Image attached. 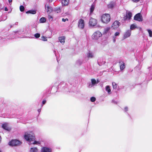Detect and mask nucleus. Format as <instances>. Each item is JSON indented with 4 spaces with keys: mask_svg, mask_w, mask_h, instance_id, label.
<instances>
[{
    "mask_svg": "<svg viewBox=\"0 0 152 152\" xmlns=\"http://www.w3.org/2000/svg\"><path fill=\"white\" fill-rule=\"evenodd\" d=\"M24 138L26 141L30 142L34 140L35 139L34 135L32 132L30 134L25 133Z\"/></svg>",
    "mask_w": 152,
    "mask_h": 152,
    "instance_id": "nucleus-1",
    "label": "nucleus"
},
{
    "mask_svg": "<svg viewBox=\"0 0 152 152\" xmlns=\"http://www.w3.org/2000/svg\"><path fill=\"white\" fill-rule=\"evenodd\" d=\"M110 20V16L108 14H104L101 17V20L104 23H107Z\"/></svg>",
    "mask_w": 152,
    "mask_h": 152,
    "instance_id": "nucleus-2",
    "label": "nucleus"
},
{
    "mask_svg": "<svg viewBox=\"0 0 152 152\" xmlns=\"http://www.w3.org/2000/svg\"><path fill=\"white\" fill-rule=\"evenodd\" d=\"M21 143V142L17 140H12L9 142L10 145L12 146H15L20 145Z\"/></svg>",
    "mask_w": 152,
    "mask_h": 152,
    "instance_id": "nucleus-3",
    "label": "nucleus"
},
{
    "mask_svg": "<svg viewBox=\"0 0 152 152\" xmlns=\"http://www.w3.org/2000/svg\"><path fill=\"white\" fill-rule=\"evenodd\" d=\"M102 36V34L99 31H97L95 32L92 36V38L94 39L97 40Z\"/></svg>",
    "mask_w": 152,
    "mask_h": 152,
    "instance_id": "nucleus-4",
    "label": "nucleus"
},
{
    "mask_svg": "<svg viewBox=\"0 0 152 152\" xmlns=\"http://www.w3.org/2000/svg\"><path fill=\"white\" fill-rule=\"evenodd\" d=\"M89 24L90 26H94L97 24V20L95 19L91 18L89 20Z\"/></svg>",
    "mask_w": 152,
    "mask_h": 152,
    "instance_id": "nucleus-5",
    "label": "nucleus"
},
{
    "mask_svg": "<svg viewBox=\"0 0 152 152\" xmlns=\"http://www.w3.org/2000/svg\"><path fill=\"white\" fill-rule=\"evenodd\" d=\"M120 23L118 20H115L113 23L111 27L113 29H116L120 26Z\"/></svg>",
    "mask_w": 152,
    "mask_h": 152,
    "instance_id": "nucleus-6",
    "label": "nucleus"
},
{
    "mask_svg": "<svg viewBox=\"0 0 152 152\" xmlns=\"http://www.w3.org/2000/svg\"><path fill=\"white\" fill-rule=\"evenodd\" d=\"M134 20L139 21H142L143 18L140 13L136 14L134 17Z\"/></svg>",
    "mask_w": 152,
    "mask_h": 152,
    "instance_id": "nucleus-7",
    "label": "nucleus"
},
{
    "mask_svg": "<svg viewBox=\"0 0 152 152\" xmlns=\"http://www.w3.org/2000/svg\"><path fill=\"white\" fill-rule=\"evenodd\" d=\"M84 26V21L82 19H80L78 21V27L81 29H83Z\"/></svg>",
    "mask_w": 152,
    "mask_h": 152,
    "instance_id": "nucleus-8",
    "label": "nucleus"
},
{
    "mask_svg": "<svg viewBox=\"0 0 152 152\" xmlns=\"http://www.w3.org/2000/svg\"><path fill=\"white\" fill-rule=\"evenodd\" d=\"M132 13L131 12L129 11L128 12L126 13V16L124 18V20H125L127 19L130 20L132 17Z\"/></svg>",
    "mask_w": 152,
    "mask_h": 152,
    "instance_id": "nucleus-9",
    "label": "nucleus"
},
{
    "mask_svg": "<svg viewBox=\"0 0 152 152\" xmlns=\"http://www.w3.org/2000/svg\"><path fill=\"white\" fill-rule=\"evenodd\" d=\"M51 149L44 147L42 148L41 152H51Z\"/></svg>",
    "mask_w": 152,
    "mask_h": 152,
    "instance_id": "nucleus-10",
    "label": "nucleus"
},
{
    "mask_svg": "<svg viewBox=\"0 0 152 152\" xmlns=\"http://www.w3.org/2000/svg\"><path fill=\"white\" fill-rule=\"evenodd\" d=\"M115 5V2L112 1L107 5V7L108 9H113Z\"/></svg>",
    "mask_w": 152,
    "mask_h": 152,
    "instance_id": "nucleus-11",
    "label": "nucleus"
},
{
    "mask_svg": "<svg viewBox=\"0 0 152 152\" xmlns=\"http://www.w3.org/2000/svg\"><path fill=\"white\" fill-rule=\"evenodd\" d=\"M131 34V31L130 30L127 31L125 33L124 35V39L126 38L129 37Z\"/></svg>",
    "mask_w": 152,
    "mask_h": 152,
    "instance_id": "nucleus-12",
    "label": "nucleus"
},
{
    "mask_svg": "<svg viewBox=\"0 0 152 152\" xmlns=\"http://www.w3.org/2000/svg\"><path fill=\"white\" fill-rule=\"evenodd\" d=\"M62 4L63 6H66L68 4L69 0H62L61 1Z\"/></svg>",
    "mask_w": 152,
    "mask_h": 152,
    "instance_id": "nucleus-13",
    "label": "nucleus"
},
{
    "mask_svg": "<svg viewBox=\"0 0 152 152\" xmlns=\"http://www.w3.org/2000/svg\"><path fill=\"white\" fill-rule=\"evenodd\" d=\"M59 41L62 44H64L65 42V37H59L58 38Z\"/></svg>",
    "mask_w": 152,
    "mask_h": 152,
    "instance_id": "nucleus-14",
    "label": "nucleus"
},
{
    "mask_svg": "<svg viewBox=\"0 0 152 152\" xmlns=\"http://www.w3.org/2000/svg\"><path fill=\"white\" fill-rule=\"evenodd\" d=\"M45 8L47 7V12L48 13H50L52 10L51 8L48 5H45Z\"/></svg>",
    "mask_w": 152,
    "mask_h": 152,
    "instance_id": "nucleus-15",
    "label": "nucleus"
},
{
    "mask_svg": "<svg viewBox=\"0 0 152 152\" xmlns=\"http://www.w3.org/2000/svg\"><path fill=\"white\" fill-rule=\"evenodd\" d=\"M26 13L27 14L30 13L32 14H35L36 13V11L35 10H30L26 12Z\"/></svg>",
    "mask_w": 152,
    "mask_h": 152,
    "instance_id": "nucleus-16",
    "label": "nucleus"
},
{
    "mask_svg": "<svg viewBox=\"0 0 152 152\" xmlns=\"http://www.w3.org/2000/svg\"><path fill=\"white\" fill-rule=\"evenodd\" d=\"M2 127L4 129L6 130H9V128L8 127L7 124H3L2 125Z\"/></svg>",
    "mask_w": 152,
    "mask_h": 152,
    "instance_id": "nucleus-17",
    "label": "nucleus"
},
{
    "mask_svg": "<svg viewBox=\"0 0 152 152\" xmlns=\"http://www.w3.org/2000/svg\"><path fill=\"white\" fill-rule=\"evenodd\" d=\"M30 152H37L38 149L37 148H32L30 150Z\"/></svg>",
    "mask_w": 152,
    "mask_h": 152,
    "instance_id": "nucleus-18",
    "label": "nucleus"
},
{
    "mask_svg": "<svg viewBox=\"0 0 152 152\" xmlns=\"http://www.w3.org/2000/svg\"><path fill=\"white\" fill-rule=\"evenodd\" d=\"M125 67V64L124 63L122 62V64L120 66V68L121 70H123Z\"/></svg>",
    "mask_w": 152,
    "mask_h": 152,
    "instance_id": "nucleus-19",
    "label": "nucleus"
},
{
    "mask_svg": "<svg viewBox=\"0 0 152 152\" xmlns=\"http://www.w3.org/2000/svg\"><path fill=\"white\" fill-rule=\"evenodd\" d=\"M39 21L41 23H44L46 21V18L45 17H42L39 20Z\"/></svg>",
    "mask_w": 152,
    "mask_h": 152,
    "instance_id": "nucleus-20",
    "label": "nucleus"
},
{
    "mask_svg": "<svg viewBox=\"0 0 152 152\" xmlns=\"http://www.w3.org/2000/svg\"><path fill=\"white\" fill-rule=\"evenodd\" d=\"M106 90L107 92L110 94L111 92V90L110 89V87L109 86H106Z\"/></svg>",
    "mask_w": 152,
    "mask_h": 152,
    "instance_id": "nucleus-21",
    "label": "nucleus"
},
{
    "mask_svg": "<svg viewBox=\"0 0 152 152\" xmlns=\"http://www.w3.org/2000/svg\"><path fill=\"white\" fill-rule=\"evenodd\" d=\"M95 8V6L94 4H92L91 5L90 8V13H92L94 11Z\"/></svg>",
    "mask_w": 152,
    "mask_h": 152,
    "instance_id": "nucleus-22",
    "label": "nucleus"
},
{
    "mask_svg": "<svg viewBox=\"0 0 152 152\" xmlns=\"http://www.w3.org/2000/svg\"><path fill=\"white\" fill-rule=\"evenodd\" d=\"M110 27H108L104 29V34L107 33L110 29Z\"/></svg>",
    "mask_w": 152,
    "mask_h": 152,
    "instance_id": "nucleus-23",
    "label": "nucleus"
},
{
    "mask_svg": "<svg viewBox=\"0 0 152 152\" xmlns=\"http://www.w3.org/2000/svg\"><path fill=\"white\" fill-rule=\"evenodd\" d=\"M93 57V56L92 53H89L87 54V57L88 58H92Z\"/></svg>",
    "mask_w": 152,
    "mask_h": 152,
    "instance_id": "nucleus-24",
    "label": "nucleus"
},
{
    "mask_svg": "<svg viewBox=\"0 0 152 152\" xmlns=\"http://www.w3.org/2000/svg\"><path fill=\"white\" fill-rule=\"evenodd\" d=\"M113 88L114 89H116L117 88V85L115 83L113 82L112 83Z\"/></svg>",
    "mask_w": 152,
    "mask_h": 152,
    "instance_id": "nucleus-25",
    "label": "nucleus"
},
{
    "mask_svg": "<svg viewBox=\"0 0 152 152\" xmlns=\"http://www.w3.org/2000/svg\"><path fill=\"white\" fill-rule=\"evenodd\" d=\"M136 28V26L135 25L133 24L131 25L130 28L131 30H133Z\"/></svg>",
    "mask_w": 152,
    "mask_h": 152,
    "instance_id": "nucleus-26",
    "label": "nucleus"
},
{
    "mask_svg": "<svg viewBox=\"0 0 152 152\" xmlns=\"http://www.w3.org/2000/svg\"><path fill=\"white\" fill-rule=\"evenodd\" d=\"M20 11L23 12L25 9L24 7L23 6L21 5L20 7Z\"/></svg>",
    "mask_w": 152,
    "mask_h": 152,
    "instance_id": "nucleus-27",
    "label": "nucleus"
},
{
    "mask_svg": "<svg viewBox=\"0 0 152 152\" xmlns=\"http://www.w3.org/2000/svg\"><path fill=\"white\" fill-rule=\"evenodd\" d=\"M61 11V9L59 8L55 9V12L57 13L60 12Z\"/></svg>",
    "mask_w": 152,
    "mask_h": 152,
    "instance_id": "nucleus-28",
    "label": "nucleus"
},
{
    "mask_svg": "<svg viewBox=\"0 0 152 152\" xmlns=\"http://www.w3.org/2000/svg\"><path fill=\"white\" fill-rule=\"evenodd\" d=\"M41 40L43 41H47V39L46 37H44V36H42L41 37Z\"/></svg>",
    "mask_w": 152,
    "mask_h": 152,
    "instance_id": "nucleus-29",
    "label": "nucleus"
},
{
    "mask_svg": "<svg viewBox=\"0 0 152 152\" xmlns=\"http://www.w3.org/2000/svg\"><path fill=\"white\" fill-rule=\"evenodd\" d=\"M148 32L149 36L151 37H152V31L149 29H148Z\"/></svg>",
    "mask_w": 152,
    "mask_h": 152,
    "instance_id": "nucleus-30",
    "label": "nucleus"
},
{
    "mask_svg": "<svg viewBox=\"0 0 152 152\" xmlns=\"http://www.w3.org/2000/svg\"><path fill=\"white\" fill-rule=\"evenodd\" d=\"M96 100V98L94 97H92L90 99L91 102H94Z\"/></svg>",
    "mask_w": 152,
    "mask_h": 152,
    "instance_id": "nucleus-31",
    "label": "nucleus"
},
{
    "mask_svg": "<svg viewBox=\"0 0 152 152\" xmlns=\"http://www.w3.org/2000/svg\"><path fill=\"white\" fill-rule=\"evenodd\" d=\"M41 144V143L39 141H34V142L32 143V144H39L40 145Z\"/></svg>",
    "mask_w": 152,
    "mask_h": 152,
    "instance_id": "nucleus-32",
    "label": "nucleus"
},
{
    "mask_svg": "<svg viewBox=\"0 0 152 152\" xmlns=\"http://www.w3.org/2000/svg\"><path fill=\"white\" fill-rule=\"evenodd\" d=\"M40 34L39 33H36L34 35V37L36 38H38L40 37Z\"/></svg>",
    "mask_w": 152,
    "mask_h": 152,
    "instance_id": "nucleus-33",
    "label": "nucleus"
},
{
    "mask_svg": "<svg viewBox=\"0 0 152 152\" xmlns=\"http://www.w3.org/2000/svg\"><path fill=\"white\" fill-rule=\"evenodd\" d=\"M91 83L93 85H94L96 83V80L94 79L91 80Z\"/></svg>",
    "mask_w": 152,
    "mask_h": 152,
    "instance_id": "nucleus-34",
    "label": "nucleus"
},
{
    "mask_svg": "<svg viewBox=\"0 0 152 152\" xmlns=\"http://www.w3.org/2000/svg\"><path fill=\"white\" fill-rule=\"evenodd\" d=\"M120 34V33L118 32H116L114 34L115 36H117L119 35Z\"/></svg>",
    "mask_w": 152,
    "mask_h": 152,
    "instance_id": "nucleus-35",
    "label": "nucleus"
},
{
    "mask_svg": "<svg viewBox=\"0 0 152 152\" xmlns=\"http://www.w3.org/2000/svg\"><path fill=\"white\" fill-rule=\"evenodd\" d=\"M68 19L67 18H66V19L64 18H62V21L63 22H65L66 21H68Z\"/></svg>",
    "mask_w": 152,
    "mask_h": 152,
    "instance_id": "nucleus-36",
    "label": "nucleus"
},
{
    "mask_svg": "<svg viewBox=\"0 0 152 152\" xmlns=\"http://www.w3.org/2000/svg\"><path fill=\"white\" fill-rule=\"evenodd\" d=\"M46 100H45L44 99L43 101H42V104L44 105V104L46 102Z\"/></svg>",
    "mask_w": 152,
    "mask_h": 152,
    "instance_id": "nucleus-37",
    "label": "nucleus"
},
{
    "mask_svg": "<svg viewBox=\"0 0 152 152\" xmlns=\"http://www.w3.org/2000/svg\"><path fill=\"white\" fill-rule=\"evenodd\" d=\"M140 0H132V1L134 2H138Z\"/></svg>",
    "mask_w": 152,
    "mask_h": 152,
    "instance_id": "nucleus-38",
    "label": "nucleus"
},
{
    "mask_svg": "<svg viewBox=\"0 0 152 152\" xmlns=\"http://www.w3.org/2000/svg\"><path fill=\"white\" fill-rule=\"evenodd\" d=\"M53 19V18L51 16L49 15V19Z\"/></svg>",
    "mask_w": 152,
    "mask_h": 152,
    "instance_id": "nucleus-39",
    "label": "nucleus"
},
{
    "mask_svg": "<svg viewBox=\"0 0 152 152\" xmlns=\"http://www.w3.org/2000/svg\"><path fill=\"white\" fill-rule=\"evenodd\" d=\"M116 41L115 38H114L113 39V42H115Z\"/></svg>",
    "mask_w": 152,
    "mask_h": 152,
    "instance_id": "nucleus-40",
    "label": "nucleus"
},
{
    "mask_svg": "<svg viewBox=\"0 0 152 152\" xmlns=\"http://www.w3.org/2000/svg\"><path fill=\"white\" fill-rule=\"evenodd\" d=\"M8 1L9 3L12 2V0H8Z\"/></svg>",
    "mask_w": 152,
    "mask_h": 152,
    "instance_id": "nucleus-41",
    "label": "nucleus"
},
{
    "mask_svg": "<svg viewBox=\"0 0 152 152\" xmlns=\"http://www.w3.org/2000/svg\"><path fill=\"white\" fill-rule=\"evenodd\" d=\"M5 10L6 11H7L8 10L7 9L6 7L5 9Z\"/></svg>",
    "mask_w": 152,
    "mask_h": 152,
    "instance_id": "nucleus-42",
    "label": "nucleus"
},
{
    "mask_svg": "<svg viewBox=\"0 0 152 152\" xmlns=\"http://www.w3.org/2000/svg\"><path fill=\"white\" fill-rule=\"evenodd\" d=\"M53 0H50L49 2H52Z\"/></svg>",
    "mask_w": 152,
    "mask_h": 152,
    "instance_id": "nucleus-43",
    "label": "nucleus"
},
{
    "mask_svg": "<svg viewBox=\"0 0 152 152\" xmlns=\"http://www.w3.org/2000/svg\"><path fill=\"white\" fill-rule=\"evenodd\" d=\"M1 136H0V142L1 141Z\"/></svg>",
    "mask_w": 152,
    "mask_h": 152,
    "instance_id": "nucleus-44",
    "label": "nucleus"
},
{
    "mask_svg": "<svg viewBox=\"0 0 152 152\" xmlns=\"http://www.w3.org/2000/svg\"><path fill=\"white\" fill-rule=\"evenodd\" d=\"M127 107H126L125 108V109L126 110H127Z\"/></svg>",
    "mask_w": 152,
    "mask_h": 152,
    "instance_id": "nucleus-45",
    "label": "nucleus"
},
{
    "mask_svg": "<svg viewBox=\"0 0 152 152\" xmlns=\"http://www.w3.org/2000/svg\"><path fill=\"white\" fill-rule=\"evenodd\" d=\"M38 111H39V112H40V110L39 109V110H38Z\"/></svg>",
    "mask_w": 152,
    "mask_h": 152,
    "instance_id": "nucleus-46",
    "label": "nucleus"
},
{
    "mask_svg": "<svg viewBox=\"0 0 152 152\" xmlns=\"http://www.w3.org/2000/svg\"><path fill=\"white\" fill-rule=\"evenodd\" d=\"M0 152H1V151L0 150Z\"/></svg>",
    "mask_w": 152,
    "mask_h": 152,
    "instance_id": "nucleus-47",
    "label": "nucleus"
}]
</instances>
